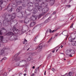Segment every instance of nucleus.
I'll return each mask as SVG.
<instances>
[{"label":"nucleus","instance_id":"nucleus-1","mask_svg":"<svg viewBox=\"0 0 76 76\" xmlns=\"http://www.w3.org/2000/svg\"><path fill=\"white\" fill-rule=\"evenodd\" d=\"M8 18H10L8 19ZM16 18V13H14L12 14V15L10 14H4V19L5 20L3 21V25L4 26H7V24H12V22L15 21L13 20Z\"/></svg>","mask_w":76,"mask_h":76},{"label":"nucleus","instance_id":"nucleus-2","mask_svg":"<svg viewBox=\"0 0 76 76\" xmlns=\"http://www.w3.org/2000/svg\"><path fill=\"white\" fill-rule=\"evenodd\" d=\"M48 10H47V8H45L43 10V12H42L41 14H39L38 16V19H40L42 16H43L48 12Z\"/></svg>","mask_w":76,"mask_h":76},{"label":"nucleus","instance_id":"nucleus-3","mask_svg":"<svg viewBox=\"0 0 76 76\" xmlns=\"http://www.w3.org/2000/svg\"><path fill=\"white\" fill-rule=\"evenodd\" d=\"M15 3L16 4L13 3L11 5L12 7H16L17 6L21 4V3H22V1H21V0H16Z\"/></svg>","mask_w":76,"mask_h":76},{"label":"nucleus","instance_id":"nucleus-4","mask_svg":"<svg viewBox=\"0 0 76 76\" xmlns=\"http://www.w3.org/2000/svg\"><path fill=\"white\" fill-rule=\"evenodd\" d=\"M20 54V53H18L17 54H15L13 57L12 59V61H14V60H15V61H19V60H20V58L18 56V55H19Z\"/></svg>","mask_w":76,"mask_h":76},{"label":"nucleus","instance_id":"nucleus-5","mask_svg":"<svg viewBox=\"0 0 76 76\" xmlns=\"http://www.w3.org/2000/svg\"><path fill=\"white\" fill-rule=\"evenodd\" d=\"M0 39L1 40L0 43L1 44V43H6V42H7V40L6 39H3V36H0Z\"/></svg>","mask_w":76,"mask_h":76},{"label":"nucleus","instance_id":"nucleus-6","mask_svg":"<svg viewBox=\"0 0 76 76\" xmlns=\"http://www.w3.org/2000/svg\"><path fill=\"white\" fill-rule=\"evenodd\" d=\"M43 0H35V2L34 3V4L35 6L36 7H38L39 6V3L41 1H42Z\"/></svg>","mask_w":76,"mask_h":76},{"label":"nucleus","instance_id":"nucleus-7","mask_svg":"<svg viewBox=\"0 0 76 76\" xmlns=\"http://www.w3.org/2000/svg\"><path fill=\"white\" fill-rule=\"evenodd\" d=\"M12 30L13 32H14L15 34H19V31L18 29L16 28L13 27L12 28Z\"/></svg>","mask_w":76,"mask_h":76},{"label":"nucleus","instance_id":"nucleus-8","mask_svg":"<svg viewBox=\"0 0 76 76\" xmlns=\"http://www.w3.org/2000/svg\"><path fill=\"white\" fill-rule=\"evenodd\" d=\"M22 9V7L21 6H19L18 7V8L16 10V12L17 13H18V12H20L21 14L22 15V12H20L21 10Z\"/></svg>","mask_w":76,"mask_h":76},{"label":"nucleus","instance_id":"nucleus-9","mask_svg":"<svg viewBox=\"0 0 76 76\" xmlns=\"http://www.w3.org/2000/svg\"><path fill=\"white\" fill-rule=\"evenodd\" d=\"M43 46L45 47V45H42V46L39 45L36 48V50H37L38 48H39L38 52H40V51H41V49H42V48Z\"/></svg>","mask_w":76,"mask_h":76},{"label":"nucleus","instance_id":"nucleus-10","mask_svg":"<svg viewBox=\"0 0 76 76\" xmlns=\"http://www.w3.org/2000/svg\"><path fill=\"white\" fill-rule=\"evenodd\" d=\"M31 19L32 20H35L37 19V17L34 15H33L32 17H31Z\"/></svg>","mask_w":76,"mask_h":76},{"label":"nucleus","instance_id":"nucleus-11","mask_svg":"<svg viewBox=\"0 0 76 76\" xmlns=\"http://www.w3.org/2000/svg\"><path fill=\"white\" fill-rule=\"evenodd\" d=\"M8 1V0H4L3 1V4H4L2 6V7H4L6 5H7V2Z\"/></svg>","mask_w":76,"mask_h":76},{"label":"nucleus","instance_id":"nucleus-12","mask_svg":"<svg viewBox=\"0 0 76 76\" xmlns=\"http://www.w3.org/2000/svg\"><path fill=\"white\" fill-rule=\"evenodd\" d=\"M50 3V5L51 6H52L54 4V2H55V0H50L49 2Z\"/></svg>","mask_w":76,"mask_h":76},{"label":"nucleus","instance_id":"nucleus-13","mask_svg":"<svg viewBox=\"0 0 76 76\" xmlns=\"http://www.w3.org/2000/svg\"><path fill=\"white\" fill-rule=\"evenodd\" d=\"M4 53L5 56L7 55V54H6L5 53H4V50L2 49L0 50V55H3Z\"/></svg>","mask_w":76,"mask_h":76},{"label":"nucleus","instance_id":"nucleus-14","mask_svg":"<svg viewBox=\"0 0 76 76\" xmlns=\"http://www.w3.org/2000/svg\"><path fill=\"white\" fill-rule=\"evenodd\" d=\"M74 39H75V38H74L73 39H72V37H69V40L70 42H72V43L73 42H75V41H74Z\"/></svg>","mask_w":76,"mask_h":76},{"label":"nucleus","instance_id":"nucleus-15","mask_svg":"<svg viewBox=\"0 0 76 76\" xmlns=\"http://www.w3.org/2000/svg\"><path fill=\"white\" fill-rule=\"evenodd\" d=\"M44 9H42V7L39 6L38 8V10H39V12H43V10ZM45 9H46V8H45Z\"/></svg>","mask_w":76,"mask_h":76},{"label":"nucleus","instance_id":"nucleus-16","mask_svg":"<svg viewBox=\"0 0 76 76\" xmlns=\"http://www.w3.org/2000/svg\"><path fill=\"white\" fill-rule=\"evenodd\" d=\"M29 22V19L26 18L24 20V23H26V24H27Z\"/></svg>","mask_w":76,"mask_h":76},{"label":"nucleus","instance_id":"nucleus-17","mask_svg":"<svg viewBox=\"0 0 76 76\" xmlns=\"http://www.w3.org/2000/svg\"><path fill=\"white\" fill-rule=\"evenodd\" d=\"M70 54H71V50L68 49L67 50L66 55H69Z\"/></svg>","mask_w":76,"mask_h":76},{"label":"nucleus","instance_id":"nucleus-18","mask_svg":"<svg viewBox=\"0 0 76 76\" xmlns=\"http://www.w3.org/2000/svg\"><path fill=\"white\" fill-rule=\"evenodd\" d=\"M35 22H31L29 26L31 27V26H33L34 25H35Z\"/></svg>","mask_w":76,"mask_h":76},{"label":"nucleus","instance_id":"nucleus-19","mask_svg":"<svg viewBox=\"0 0 76 76\" xmlns=\"http://www.w3.org/2000/svg\"><path fill=\"white\" fill-rule=\"evenodd\" d=\"M7 35H14L15 34L13 32H9L7 34Z\"/></svg>","mask_w":76,"mask_h":76},{"label":"nucleus","instance_id":"nucleus-20","mask_svg":"<svg viewBox=\"0 0 76 76\" xmlns=\"http://www.w3.org/2000/svg\"><path fill=\"white\" fill-rule=\"evenodd\" d=\"M27 60H28V61H30V60H31V57L30 56H28L27 58Z\"/></svg>","mask_w":76,"mask_h":76},{"label":"nucleus","instance_id":"nucleus-21","mask_svg":"<svg viewBox=\"0 0 76 76\" xmlns=\"http://www.w3.org/2000/svg\"><path fill=\"white\" fill-rule=\"evenodd\" d=\"M23 44H27V40H26L25 39H24V40Z\"/></svg>","mask_w":76,"mask_h":76},{"label":"nucleus","instance_id":"nucleus-22","mask_svg":"<svg viewBox=\"0 0 76 76\" xmlns=\"http://www.w3.org/2000/svg\"><path fill=\"white\" fill-rule=\"evenodd\" d=\"M75 54V51L73 50H71L70 54Z\"/></svg>","mask_w":76,"mask_h":76},{"label":"nucleus","instance_id":"nucleus-23","mask_svg":"<svg viewBox=\"0 0 76 76\" xmlns=\"http://www.w3.org/2000/svg\"><path fill=\"white\" fill-rule=\"evenodd\" d=\"M7 58L6 57H4L3 58L1 61V62H3V60H7Z\"/></svg>","mask_w":76,"mask_h":76},{"label":"nucleus","instance_id":"nucleus-24","mask_svg":"<svg viewBox=\"0 0 76 76\" xmlns=\"http://www.w3.org/2000/svg\"><path fill=\"white\" fill-rule=\"evenodd\" d=\"M3 4V0H0V5H2Z\"/></svg>","mask_w":76,"mask_h":76},{"label":"nucleus","instance_id":"nucleus-25","mask_svg":"<svg viewBox=\"0 0 76 76\" xmlns=\"http://www.w3.org/2000/svg\"><path fill=\"white\" fill-rule=\"evenodd\" d=\"M20 63H26V61L25 60H23L20 61Z\"/></svg>","mask_w":76,"mask_h":76},{"label":"nucleus","instance_id":"nucleus-26","mask_svg":"<svg viewBox=\"0 0 76 76\" xmlns=\"http://www.w3.org/2000/svg\"><path fill=\"white\" fill-rule=\"evenodd\" d=\"M61 1L62 3H64L66 2V0H62Z\"/></svg>","mask_w":76,"mask_h":76},{"label":"nucleus","instance_id":"nucleus-27","mask_svg":"<svg viewBox=\"0 0 76 76\" xmlns=\"http://www.w3.org/2000/svg\"><path fill=\"white\" fill-rule=\"evenodd\" d=\"M60 29V28H58L56 30H53L52 31V33H54V32H56V31H57V29Z\"/></svg>","mask_w":76,"mask_h":76},{"label":"nucleus","instance_id":"nucleus-28","mask_svg":"<svg viewBox=\"0 0 76 76\" xmlns=\"http://www.w3.org/2000/svg\"><path fill=\"white\" fill-rule=\"evenodd\" d=\"M69 74H68V75L69 76H72L73 75V73H72L71 72H70L69 73Z\"/></svg>","mask_w":76,"mask_h":76},{"label":"nucleus","instance_id":"nucleus-29","mask_svg":"<svg viewBox=\"0 0 76 76\" xmlns=\"http://www.w3.org/2000/svg\"><path fill=\"white\" fill-rule=\"evenodd\" d=\"M12 8H11V9L8 10V12H12Z\"/></svg>","mask_w":76,"mask_h":76},{"label":"nucleus","instance_id":"nucleus-30","mask_svg":"<svg viewBox=\"0 0 76 76\" xmlns=\"http://www.w3.org/2000/svg\"><path fill=\"white\" fill-rule=\"evenodd\" d=\"M2 8H3V6L0 5V10H2Z\"/></svg>","mask_w":76,"mask_h":76},{"label":"nucleus","instance_id":"nucleus-31","mask_svg":"<svg viewBox=\"0 0 76 76\" xmlns=\"http://www.w3.org/2000/svg\"><path fill=\"white\" fill-rule=\"evenodd\" d=\"M2 30H5V31H6V30L3 27L1 29V31H2Z\"/></svg>","mask_w":76,"mask_h":76},{"label":"nucleus","instance_id":"nucleus-32","mask_svg":"<svg viewBox=\"0 0 76 76\" xmlns=\"http://www.w3.org/2000/svg\"><path fill=\"white\" fill-rule=\"evenodd\" d=\"M42 4H46L45 5H44V6H47V4L46 3H45L44 2H42Z\"/></svg>","mask_w":76,"mask_h":76},{"label":"nucleus","instance_id":"nucleus-33","mask_svg":"<svg viewBox=\"0 0 76 76\" xmlns=\"http://www.w3.org/2000/svg\"><path fill=\"white\" fill-rule=\"evenodd\" d=\"M37 12H38V11H37L35 12V10H34L33 11V12L34 13V14L37 13Z\"/></svg>","mask_w":76,"mask_h":76},{"label":"nucleus","instance_id":"nucleus-34","mask_svg":"<svg viewBox=\"0 0 76 76\" xmlns=\"http://www.w3.org/2000/svg\"><path fill=\"white\" fill-rule=\"evenodd\" d=\"M38 26H35L34 28L33 29H37L38 28Z\"/></svg>","mask_w":76,"mask_h":76},{"label":"nucleus","instance_id":"nucleus-35","mask_svg":"<svg viewBox=\"0 0 76 76\" xmlns=\"http://www.w3.org/2000/svg\"><path fill=\"white\" fill-rule=\"evenodd\" d=\"M66 7H68V8H69V7H71V6L70 5H66Z\"/></svg>","mask_w":76,"mask_h":76},{"label":"nucleus","instance_id":"nucleus-36","mask_svg":"<svg viewBox=\"0 0 76 76\" xmlns=\"http://www.w3.org/2000/svg\"><path fill=\"white\" fill-rule=\"evenodd\" d=\"M66 33V32H64V31L63 32H62L61 34H64V35H65V34Z\"/></svg>","mask_w":76,"mask_h":76},{"label":"nucleus","instance_id":"nucleus-37","mask_svg":"<svg viewBox=\"0 0 76 76\" xmlns=\"http://www.w3.org/2000/svg\"><path fill=\"white\" fill-rule=\"evenodd\" d=\"M37 37H35V38L34 39V41L35 42H36L37 41Z\"/></svg>","mask_w":76,"mask_h":76},{"label":"nucleus","instance_id":"nucleus-38","mask_svg":"<svg viewBox=\"0 0 76 76\" xmlns=\"http://www.w3.org/2000/svg\"><path fill=\"white\" fill-rule=\"evenodd\" d=\"M28 4H29L30 5V6H31L32 5V2H31L30 3H28Z\"/></svg>","mask_w":76,"mask_h":76},{"label":"nucleus","instance_id":"nucleus-39","mask_svg":"<svg viewBox=\"0 0 76 76\" xmlns=\"http://www.w3.org/2000/svg\"><path fill=\"white\" fill-rule=\"evenodd\" d=\"M49 31H50V29H48L46 31V32L47 33L49 32Z\"/></svg>","mask_w":76,"mask_h":76},{"label":"nucleus","instance_id":"nucleus-40","mask_svg":"<svg viewBox=\"0 0 76 76\" xmlns=\"http://www.w3.org/2000/svg\"><path fill=\"white\" fill-rule=\"evenodd\" d=\"M73 23L70 27V28H73Z\"/></svg>","mask_w":76,"mask_h":76},{"label":"nucleus","instance_id":"nucleus-41","mask_svg":"<svg viewBox=\"0 0 76 76\" xmlns=\"http://www.w3.org/2000/svg\"><path fill=\"white\" fill-rule=\"evenodd\" d=\"M52 71H53V72H54L55 71V69L54 68H52Z\"/></svg>","mask_w":76,"mask_h":76},{"label":"nucleus","instance_id":"nucleus-42","mask_svg":"<svg viewBox=\"0 0 76 76\" xmlns=\"http://www.w3.org/2000/svg\"><path fill=\"white\" fill-rule=\"evenodd\" d=\"M48 21V20H46L45 21V23H47Z\"/></svg>","mask_w":76,"mask_h":76},{"label":"nucleus","instance_id":"nucleus-43","mask_svg":"<svg viewBox=\"0 0 76 76\" xmlns=\"http://www.w3.org/2000/svg\"><path fill=\"white\" fill-rule=\"evenodd\" d=\"M49 32L50 33H52V31H51V29H49Z\"/></svg>","mask_w":76,"mask_h":76},{"label":"nucleus","instance_id":"nucleus-44","mask_svg":"<svg viewBox=\"0 0 76 76\" xmlns=\"http://www.w3.org/2000/svg\"><path fill=\"white\" fill-rule=\"evenodd\" d=\"M58 33H56L55 34V37H57L58 36Z\"/></svg>","mask_w":76,"mask_h":76},{"label":"nucleus","instance_id":"nucleus-45","mask_svg":"<svg viewBox=\"0 0 76 76\" xmlns=\"http://www.w3.org/2000/svg\"><path fill=\"white\" fill-rule=\"evenodd\" d=\"M52 37H51L49 40V41H48V42H50V41H51V39H52Z\"/></svg>","mask_w":76,"mask_h":76},{"label":"nucleus","instance_id":"nucleus-46","mask_svg":"<svg viewBox=\"0 0 76 76\" xmlns=\"http://www.w3.org/2000/svg\"><path fill=\"white\" fill-rule=\"evenodd\" d=\"M8 49V48H4L3 50H7Z\"/></svg>","mask_w":76,"mask_h":76},{"label":"nucleus","instance_id":"nucleus-47","mask_svg":"<svg viewBox=\"0 0 76 76\" xmlns=\"http://www.w3.org/2000/svg\"><path fill=\"white\" fill-rule=\"evenodd\" d=\"M72 54H70V55H69V57H73V56H72Z\"/></svg>","mask_w":76,"mask_h":76},{"label":"nucleus","instance_id":"nucleus-48","mask_svg":"<svg viewBox=\"0 0 76 76\" xmlns=\"http://www.w3.org/2000/svg\"><path fill=\"white\" fill-rule=\"evenodd\" d=\"M2 34H3V33L1 32V30L0 31V35H2Z\"/></svg>","mask_w":76,"mask_h":76},{"label":"nucleus","instance_id":"nucleus-49","mask_svg":"<svg viewBox=\"0 0 76 76\" xmlns=\"http://www.w3.org/2000/svg\"><path fill=\"white\" fill-rule=\"evenodd\" d=\"M22 75V73H20L19 74V76H20L21 75Z\"/></svg>","mask_w":76,"mask_h":76},{"label":"nucleus","instance_id":"nucleus-50","mask_svg":"<svg viewBox=\"0 0 76 76\" xmlns=\"http://www.w3.org/2000/svg\"><path fill=\"white\" fill-rule=\"evenodd\" d=\"M51 17H49L48 19V20H50V19H51Z\"/></svg>","mask_w":76,"mask_h":76},{"label":"nucleus","instance_id":"nucleus-51","mask_svg":"<svg viewBox=\"0 0 76 76\" xmlns=\"http://www.w3.org/2000/svg\"><path fill=\"white\" fill-rule=\"evenodd\" d=\"M44 75H46V71H45V72H44Z\"/></svg>","mask_w":76,"mask_h":76},{"label":"nucleus","instance_id":"nucleus-52","mask_svg":"<svg viewBox=\"0 0 76 76\" xmlns=\"http://www.w3.org/2000/svg\"><path fill=\"white\" fill-rule=\"evenodd\" d=\"M22 4L23 6H25V4L23 3Z\"/></svg>","mask_w":76,"mask_h":76},{"label":"nucleus","instance_id":"nucleus-53","mask_svg":"<svg viewBox=\"0 0 76 76\" xmlns=\"http://www.w3.org/2000/svg\"><path fill=\"white\" fill-rule=\"evenodd\" d=\"M46 1H48V2H49L50 0H45Z\"/></svg>","mask_w":76,"mask_h":76},{"label":"nucleus","instance_id":"nucleus-54","mask_svg":"<svg viewBox=\"0 0 76 76\" xmlns=\"http://www.w3.org/2000/svg\"><path fill=\"white\" fill-rule=\"evenodd\" d=\"M56 12H54L53 13V15H55V14H56Z\"/></svg>","mask_w":76,"mask_h":76},{"label":"nucleus","instance_id":"nucleus-55","mask_svg":"<svg viewBox=\"0 0 76 76\" xmlns=\"http://www.w3.org/2000/svg\"><path fill=\"white\" fill-rule=\"evenodd\" d=\"M39 66L37 68V69L38 70V69H39Z\"/></svg>","mask_w":76,"mask_h":76},{"label":"nucleus","instance_id":"nucleus-56","mask_svg":"<svg viewBox=\"0 0 76 76\" xmlns=\"http://www.w3.org/2000/svg\"><path fill=\"white\" fill-rule=\"evenodd\" d=\"M66 75H67V76H70L68 75H69V73L67 74Z\"/></svg>","mask_w":76,"mask_h":76},{"label":"nucleus","instance_id":"nucleus-57","mask_svg":"<svg viewBox=\"0 0 76 76\" xmlns=\"http://www.w3.org/2000/svg\"><path fill=\"white\" fill-rule=\"evenodd\" d=\"M52 53H54L55 52V50H53L52 51Z\"/></svg>","mask_w":76,"mask_h":76},{"label":"nucleus","instance_id":"nucleus-58","mask_svg":"<svg viewBox=\"0 0 76 76\" xmlns=\"http://www.w3.org/2000/svg\"><path fill=\"white\" fill-rule=\"evenodd\" d=\"M32 69H35V66H33L32 67Z\"/></svg>","mask_w":76,"mask_h":76},{"label":"nucleus","instance_id":"nucleus-59","mask_svg":"<svg viewBox=\"0 0 76 76\" xmlns=\"http://www.w3.org/2000/svg\"><path fill=\"white\" fill-rule=\"evenodd\" d=\"M61 48H62V47H63V45H61Z\"/></svg>","mask_w":76,"mask_h":76},{"label":"nucleus","instance_id":"nucleus-60","mask_svg":"<svg viewBox=\"0 0 76 76\" xmlns=\"http://www.w3.org/2000/svg\"><path fill=\"white\" fill-rule=\"evenodd\" d=\"M26 75V74H24V76H25Z\"/></svg>","mask_w":76,"mask_h":76},{"label":"nucleus","instance_id":"nucleus-61","mask_svg":"<svg viewBox=\"0 0 76 76\" xmlns=\"http://www.w3.org/2000/svg\"><path fill=\"white\" fill-rule=\"evenodd\" d=\"M29 50V48H28L27 50V51H28V50Z\"/></svg>","mask_w":76,"mask_h":76},{"label":"nucleus","instance_id":"nucleus-62","mask_svg":"<svg viewBox=\"0 0 76 76\" xmlns=\"http://www.w3.org/2000/svg\"><path fill=\"white\" fill-rule=\"evenodd\" d=\"M64 60H66V58H64Z\"/></svg>","mask_w":76,"mask_h":76},{"label":"nucleus","instance_id":"nucleus-63","mask_svg":"<svg viewBox=\"0 0 76 76\" xmlns=\"http://www.w3.org/2000/svg\"><path fill=\"white\" fill-rule=\"evenodd\" d=\"M6 76V75H3V76Z\"/></svg>","mask_w":76,"mask_h":76},{"label":"nucleus","instance_id":"nucleus-64","mask_svg":"<svg viewBox=\"0 0 76 76\" xmlns=\"http://www.w3.org/2000/svg\"><path fill=\"white\" fill-rule=\"evenodd\" d=\"M65 75H66V74H65V75H62V76H65Z\"/></svg>","mask_w":76,"mask_h":76}]
</instances>
